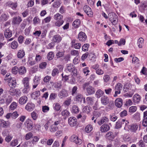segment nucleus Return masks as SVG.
I'll return each mask as SVG.
<instances>
[{
    "instance_id": "f257e3e1",
    "label": "nucleus",
    "mask_w": 147,
    "mask_h": 147,
    "mask_svg": "<svg viewBox=\"0 0 147 147\" xmlns=\"http://www.w3.org/2000/svg\"><path fill=\"white\" fill-rule=\"evenodd\" d=\"M63 16L59 13L54 15V19L57 20V21L55 23V25L58 27H60L62 25L64 22L63 20Z\"/></svg>"
},
{
    "instance_id": "f03ea898",
    "label": "nucleus",
    "mask_w": 147,
    "mask_h": 147,
    "mask_svg": "<svg viewBox=\"0 0 147 147\" xmlns=\"http://www.w3.org/2000/svg\"><path fill=\"white\" fill-rule=\"evenodd\" d=\"M67 70L70 72H71L73 75L75 76H77V69L75 68L73 64H67Z\"/></svg>"
},
{
    "instance_id": "7ed1b4c3",
    "label": "nucleus",
    "mask_w": 147,
    "mask_h": 147,
    "mask_svg": "<svg viewBox=\"0 0 147 147\" xmlns=\"http://www.w3.org/2000/svg\"><path fill=\"white\" fill-rule=\"evenodd\" d=\"M70 140L71 142H74L76 144H80L82 142V140L75 135H72L71 137Z\"/></svg>"
},
{
    "instance_id": "20e7f679",
    "label": "nucleus",
    "mask_w": 147,
    "mask_h": 147,
    "mask_svg": "<svg viewBox=\"0 0 147 147\" xmlns=\"http://www.w3.org/2000/svg\"><path fill=\"white\" fill-rule=\"evenodd\" d=\"M22 21V19L20 17L16 16L13 18L12 23L14 25H19Z\"/></svg>"
},
{
    "instance_id": "39448f33",
    "label": "nucleus",
    "mask_w": 147,
    "mask_h": 147,
    "mask_svg": "<svg viewBox=\"0 0 147 147\" xmlns=\"http://www.w3.org/2000/svg\"><path fill=\"white\" fill-rule=\"evenodd\" d=\"M75 99L77 102H81L83 100L84 103H85L86 102L85 98L83 97L82 94H77L75 96Z\"/></svg>"
},
{
    "instance_id": "423d86ee",
    "label": "nucleus",
    "mask_w": 147,
    "mask_h": 147,
    "mask_svg": "<svg viewBox=\"0 0 147 147\" xmlns=\"http://www.w3.org/2000/svg\"><path fill=\"white\" fill-rule=\"evenodd\" d=\"M9 86L12 88H15L16 86V82L15 78H11L7 81Z\"/></svg>"
},
{
    "instance_id": "0eeeda50",
    "label": "nucleus",
    "mask_w": 147,
    "mask_h": 147,
    "mask_svg": "<svg viewBox=\"0 0 147 147\" xmlns=\"http://www.w3.org/2000/svg\"><path fill=\"white\" fill-rule=\"evenodd\" d=\"M24 125L29 131L31 130L33 127L32 122L31 120H26L24 122Z\"/></svg>"
},
{
    "instance_id": "6e6552de",
    "label": "nucleus",
    "mask_w": 147,
    "mask_h": 147,
    "mask_svg": "<svg viewBox=\"0 0 147 147\" xmlns=\"http://www.w3.org/2000/svg\"><path fill=\"white\" fill-rule=\"evenodd\" d=\"M58 96L60 98H63L68 96V93L67 90L63 89L59 93Z\"/></svg>"
},
{
    "instance_id": "1a4fd4ad",
    "label": "nucleus",
    "mask_w": 147,
    "mask_h": 147,
    "mask_svg": "<svg viewBox=\"0 0 147 147\" xmlns=\"http://www.w3.org/2000/svg\"><path fill=\"white\" fill-rule=\"evenodd\" d=\"M84 10L88 16L91 17L92 16V12L91 9L89 6L87 5L84 6Z\"/></svg>"
},
{
    "instance_id": "9d476101",
    "label": "nucleus",
    "mask_w": 147,
    "mask_h": 147,
    "mask_svg": "<svg viewBox=\"0 0 147 147\" xmlns=\"http://www.w3.org/2000/svg\"><path fill=\"white\" fill-rule=\"evenodd\" d=\"M78 38L80 41L83 42L86 40L87 36L84 32H81L78 35Z\"/></svg>"
},
{
    "instance_id": "9b49d317",
    "label": "nucleus",
    "mask_w": 147,
    "mask_h": 147,
    "mask_svg": "<svg viewBox=\"0 0 147 147\" xmlns=\"http://www.w3.org/2000/svg\"><path fill=\"white\" fill-rule=\"evenodd\" d=\"M4 35L6 38H9L12 36V31L9 28L6 29L4 31Z\"/></svg>"
},
{
    "instance_id": "f8f14e48",
    "label": "nucleus",
    "mask_w": 147,
    "mask_h": 147,
    "mask_svg": "<svg viewBox=\"0 0 147 147\" xmlns=\"http://www.w3.org/2000/svg\"><path fill=\"white\" fill-rule=\"evenodd\" d=\"M110 128V127L108 124H104L100 127V130L102 132H105L109 131Z\"/></svg>"
},
{
    "instance_id": "ddd939ff",
    "label": "nucleus",
    "mask_w": 147,
    "mask_h": 147,
    "mask_svg": "<svg viewBox=\"0 0 147 147\" xmlns=\"http://www.w3.org/2000/svg\"><path fill=\"white\" fill-rule=\"evenodd\" d=\"M100 100L101 103L103 105H106L109 103V98L105 96H104L101 97Z\"/></svg>"
},
{
    "instance_id": "4468645a",
    "label": "nucleus",
    "mask_w": 147,
    "mask_h": 147,
    "mask_svg": "<svg viewBox=\"0 0 147 147\" xmlns=\"http://www.w3.org/2000/svg\"><path fill=\"white\" fill-rule=\"evenodd\" d=\"M35 105L32 102H28L25 107V109L28 111H31L34 109Z\"/></svg>"
},
{
    "instance_id": "2eb2a0df",
    "label": "nucleus",
    "mask_w": 147,
    "mask_h": 147,
    "mask_svg": "<svg viewBox=\"0 0 147 147\" xmlns=\"http://www.w3.org/2000/svg\"><path fill=\"white\" fill-rule=\"evenodd\" d=\"M115 105L116 107L120 108L123 105L122 100L121 98H117L115 101Z\"/></svg>"
},
{
    "instance_id": "dca6fc26",
    "label": "nucleus",
    "mask_w": 147,
    "mask_h": 147,
    "mask_svg": "<svg viewBox=\"0 0 147 147\" xmlns=\"http://www.w3.org/2000/svg\"><path fill=\"white\" fill-rule=\"evenodd\" d=\"M123 122V123H125V124L127 125V123L126 122H127V123H129V122L127 120H122L121 121L120 120H119L118 121H117L116 122V124L115 125V128L116 129H118L119 128H120L121 126V125L122 123V122Z\"/></svg>"
},
{
    "instance_id": "f3484780",
    "label": "nucleus",
    "mask_w": 147,
    "mask_h": 147,
    "mask_svg": "<svg viewBox=\"0 0 147 147\" xmlns=\"http://www.w3.org/2000/svg\"><path fill=\"white\" fill-rule=\"evenodd\" d=\"M10 124L9 121L4 120H0V126L1 127H5L8 126Z\"/></svg>"
},
{
    "instance_id": "a211bd4d",
    "label": "nucleus",
    "mask_w": 147,
    "mask_h": 147,
    "mask_svg": "<svg viewBox=\"0 0 147 147\" xmlns=\"http://www.w3.org/2000/svg\"><path fill=\"white\" fill-rule=\"evenodd\" d=\"M28 98L26 96H23L19 99V102L20 104L23 105L26 103L27 101Z\"/></svg>"
},
{
    "instance_id": "6ab92c4d",
    "label": "nucleus",
    "mask_w": 147,
    "mask_h": 147,
    "mask_svg": "<svg viewBox=\"0 0 147 147\" xmlns=\"http://www.w3.org/2000/svg\"><path fill=\"white\" fill-rule=\"evenodd\" d=\"M25 55V53L23 49H22L18 50L17 54V57L20 59L23 58Z\"/></svg>"
},
{
    "instance_id": "aec40b11",
    "label": "nucleus",
    "mask_w": 147,
    "mask_h": 147,
    "mask_svg": "<svg viewBox=\"0 0 147 147\" xmlns=\"http://www.w3.org/2000/svg\"><path fill=\"white\" fill-rule=\"evenodd\" d=\"M29 79L28 77H25L23 79L22 82L24 87H26V88L29 87Z\"/></svg>"
},
{
    "instance_id": "412c9836",
    "label": "nucleus",
    "mask_w": 147,
    "mask_h": 147,
    "mask_svg": "<svg viewBox=\"0 0 147 147\" xmlns=\"http://www.w3.org/2000/svg\"><path fill=\"white\" fill-rule=\"evenodd\" d=\"M140 99V96L138 94H136L134 95L133 97V100L134 102L138 103L139 102Z\"/></svg>"
},
{
    "instance_id": "4be33fe9",
    "label": "nucleus",
    "mask_w": 147,
    "mask_h": 147,
    "mask_svg": "<svg viewBox=\"0 0 147 147\" xmlns=\"http://www.w3.org/2000/svg\"><path fill=\"white\" fill-rule=\"evenodd\" d=\"M129 130L130 131L135 132L137 130L138 128V125L136 124H133L130 126Z\"/></svg>"
},
{
    "instance_id": "5701e85b",
    "label": "nucleus",
    "mask_w": 147,
    "mask_h": 147,
    "mask_svg": "<svg viewBox=\"0 0 147 147\" xmlns=\"http://www.w3.org/2000/svg\"><path fill=\"white\" fill-rule=\"evenodd\" d=\"M87 92L89 95L93 94L95 92L94 89L91 86H89L86 89Z\"/></svg>"
},
{
    "instance_id": "b1692460",
    "label": "nucleus",
    "mask_w": 147,
    "mask_h": 147,
    "mask_svg": "<svg viewBox=\"0 0 147 147\" xmlns=\"http://www.w3.org/2000/svg\"><path fill=\"white\" fill-rule=\"evenodd\" d=\"M26 71L25 67L24 66H21L18 68V73L20 75H24L25 74Z\"/></svg>"
},
{
    "instance_id": "393cba45",
    "label": "nucleus",
    "mask_w": 147,
    "mask_h": 147,
    "mask_svg": "<svg viewBox=\"0 0 147 147\" xmlns=\"http://www.w3.org/2000/svg\"><path fill=\"white\" fill-rule=\"evenodd\" d=\"M61 39V37L59 35H55L53 38V40L54 41L57 43H58L60 42Z\"/></svg>"
},
{
    "instance_id": "a878e982",
    "label": "nucleus",
    "mask_w": 147,
    "mask_h": 147,
    "mask_svg": "<svg viewBox=\"0 0 147 147\" xmlns=\"http://www.w3.org/2000/svg\"><path fill=\"white\" fill-rule=\"evenodd\" d=\"M79 111L78 106L76 105L73 106L71 108V112L73 113L77 114Z\"/></svg>"
},
{
    "instance_id": "bb28decb",
    "label": "nucleus",
    "mask_w": 147,
    "mask_h": 147,
    "mask_svg": "<svg viewBox=\"0 0 147 147\" xmlns=\"http://www.w3.org/2000/svg\"><path fill=\"white\" fill-rule=\"evenodd\" d=\"M94 97H87L86 98V100L88 103L90 105H92L94 101Z\"/></svg>"
},
{
    "instance_id": "cd10ccee",
    "label": "nucleus",
    "mask_w": 147,
    "mask_h": 147,
    "mask_svg": "<svg viewBox=\"0 0 147 147\" xmlns=\"http://www.w3.org/2000/svg\"><path fill=\"white\" fill-rule=\"evenodd\" d=\"M108 18L110 21H112L114 19L117 18V16L114 13H109L108 14Z\"/></svg>"
},
{
    "instance_id": "c85d7f7f",
    "label": "nucleus",
    "mask_w": 147,
    "mask_h": 147,
    "mask_svg": "<svg viewBox=\"0 0 147 147\" xmlns=\"http://www.w3.org/2000/svg\"><path fill=\"white\" fill-rule=\"evenodd\" d=\"M104 94V92L100 89L97 90L95 94L96 97L99 98L101 96H102Z\"/></svg>"
},
{
    "instance_id": "c756f323",
    "label": "nucleus",
    "mask_w": 147,
    "mask_h": 147,
    "mask_svg": "<svg viewBox=\"0 0 147 147\" xmlns=\"http://www.w3.org/2000/svg\"><path fill=\"white\" fill-rule=\"evenodd\" d=\"M4 98L3 99L5 101L7 104H8L12 101L13 100L12 97L9 95L6 96L5 97H4Z\"/></svg>"
},
{
    "instance_id": "7c9ffc66",
    "label": "nucleus",
    "mask_w": 147,
    "mask_h": 147,
    "mask_svg": "<svg viewBox=\"0 0 147 147\" xmlns=\"http://www.w3.org/2000/svg\"><path fill=\"white\" fill-rule=\"evenodd\" d=\"M40 95V92L39 91L33 92L31 95V97L34 99H36Z\"/></svg>"
},
{
    "instance_id": "2f4dec72",
    "label": "nucleus",
    "mask_w": 147,
    "mask_h": 147,
    "mask_svg": "<svg viewBox=\"0 0 147 147\" xmlns=\"http://www.w3.org/2000/svg\"><path fill=\"white\" fill-rule=\"evenodd\" d=\"M92 110V108L89 106L84 107L83 109V113H89Z\"/></svg>"
},
{
    "instance_id": "473e14b6",
    "label": "nucleus",
    "mask_w": 147,
    "mask_h": 147,
    "mask_svg": "<svg viewBox=\"0 0 147 147\" xmlns=\"http://www.w3.org/2000/svg\"><path fill=\"white\" fill-rule=\"evenodd\" d=\"M18 5V3L17 2L13 3L11 2H9L8 3V6L14 10L17 7Z\"/></svg>"
},
{
    "instance_id": "72a5a7b5",
    "label": "nucleus",
    "mask_w": 147,
    "mask_h": 147,
    "mask_svg": "<svg viewBox=\"0 0 147 147\" xmlns=\"http://www.w3.org/2000/svg\"><path fill=\"white\" fill-rule=\"evenodd\" d=\"M61 114L62 116L64 117V119H65L69 117L70 113L67 110H65L62 111Z\"/></svg>"
},
{
    "instance_id": "f704fd0d",
    "label": "nucleus",
    "mask_w": 147,
    "mask_h": 147,
    "mask_svg": "<svg viewBox=\"0 0 147 147\" xmlns=\"http://www.w3.org/2000/svg\"><path fill=\"white\" fill-rule=\"evenodd\" d=\"M9 18V16L6 14H2L0 17V21H5L7 20Z\"/></svg>"
},
{
    "instance_id": "c9c22d12",
    "label": "nucleus",
    "mask_w": 147,
    "mask_h": 147,
    "mask_svg": "<svg viewBox=\"0 0 147 147\" xmlns=\"http://www.w3.org/2000/svg\"><path fill=\"white\" fill-rule=\"evenodd\" d=\"M92 129V126L91 125H88L86 126L85 130L86 133H89L90 132Z\"/></svg>"
},
{
    "instance_id": "e433bc0d",
    "label": "nucleus",
    "mask_w": 147,
    "mask_h": 147,
    "mask_svg": "<svg viewBox=\"0 0 147 147\" xmlns=\"http://www.w3.org/2000/svg\"><path fill=\"white\" fill-rule=\"evenodd\" d=\"M68 123L71 127H74L78 124V122L76 120H68Z\"/></svg>"
},
{
    "instance_id": "4c0bfd02",
    "label": "nucleus",
    "mask_w": 147,
    "mask_h": 147,
    "mask_svg": "<svg viewBox=\"0 0 147 147\" xmlns=\"http://www.w3.org/2000/svg\"><path fill=\"white\" fill-rule=\"evenodd\" d=\"M34 146L33 144L30 141H28L25 142L23 145V146L24 147H27L28 146L30 147H32Z\"/></svg>"
},
{
    "instance_id": "58836bf2",
    "label": "nucleus",
    "mask_w": 147,
    "mask_h": 147,
    "mask_svg": "<svg viewBox=\"0 0 147 147\" xmlns=\"http://www.w3.org/2000/svg\"><path fill=\"white\" fill-rule=\"evenodd\" d=\"M144 41L143 39L142 38H140L138 39L137 43L139 48H142V45L144 43Z\"/></svg>"
},
{
    "instance_id": "ea45409f",
    "label": "nucleus",
    "mask_w": 147,
    "mask_h": 147,
    "mask_svg": "<svg viewBox=\"0 0 147 147\" xmlns=\"http://www.w3.org/2000/svg\"><path fill=\"white\" fill-rule=\"evenodd\" d=\"M100 116V113L97 111H94L93 113V116L92 118V119H96Z\"/></svg>"
},
{
    "instance_id": "a19ab883",
    "label": "nucleus",
    "mask_w": 147,
    "mask_h": 147,
    "mask_svg": "<svg viewBox=\"0 0 147 147\" xmlns=\"http://www.w3.org/2000/svg\"><path fill=\"white\" fill-rule=\"evenodd\" d=\"M80 23L81 21L80 20H76L73 22V25L74 27L77 28L79 26Z\"/></svg>"
},
{
    "instance_id": "79ce46f5",
    "label": "nucleus",
    "mask_w": 147,
    "mask_h": 147,
    "mask_svg": "<svg viewBox=\"0 0 147 147\" xmlns=\"http://www.w3.org/2000/svg\"><path fill=\"white\" fill-rule=\"evenodd\" d=\"M18 45L17 41H14L12 42L11 45V48L13 49H16L18 47Z\"/></svg>"
},
{
    "instance_id": "37998d69",
    "label": "nucleus",
    "mask_w": 147,
    "mask_h": 147,
    "mask_svg": "<svg viewBox=\"0 0 147 147\" xmlns=\"http://www.w3.org/2000/svg\"><path fill=\"white\" fill-rule=\"evenodd\" d=\"M53 85L56 88L61 89L62 86L61 83L60 82H55Z\"/></svg>"
},
{
    "instance_id": "c03bdc74",
    "label": "nucleus",
    "mask_w": 147,
    "mask_h": 147,
    "mask_svg": "<svg viewBox=\"0 0 147 147\" xmlns=\"http://www.w3.org/2000/svg\"><path fill=\"white\" fill-rule=\"evenodd\" d=\"M54 56V54L53 52H50L48 54L47 57L49 60H52Z\"/></svg>"
},
{
    "instance_id": "a18cd8bd",
    "label": "nucleus",
    "mask_w": 147,
    "mask_h": 147,
    "mask_svg": "<svg viewBox=\"0 0 147 147\" xmlns=\"http://www.w3.org/2000/svg\"><path fill=\"white\" fill-rule=\"evenodd\" d=\"M16 91V89L12 88H10L9 90H7L8 93L12 96H15V93Z\"/></svg>"
},
{
    "instance_id": "49530a36",
    "label": "nucleus",
    "mask_w": 147,
    "mask_h": 147,
    "mask_svg": "<svg viewBox=\"0 0 147 147\" xmlns=\"http://www.w3.org/2000/svg\"><path fill=\"white\" fill-rule=\"evenodd\" d=\"M1 73L3 75H4L6 73L7 71L6 70V66L5 65H3L0 67Z\"/></svg>"
},
{
    "instance_id": "de8ad7c7",
    "label": "nucleus",
    "mask_w": 147,
    "mask_h": 147,
    "mask_svg": "<svg viewBox=\"0 0 147 147\" xmlns=\"http://www.w3.org/2000/svg\"><path fill=\"white\" fill-rule=\"evenodd\" d=\"M57 96V94L56 93H51L49 96V100H54L56 99Z\"/></svg>"
},
{
    "instance_id": "09e8293b",
    "label": "nucleus",
    "mask_w": 147,
    "mask_h": 147,
    "mask_svg": "<svg viewBox=\"0 0 147 147\" xmlns=\"http://www.w3.org/2000/svg\"><path fill=\"white\" fill-rule=\"evenodd\" d=\"M54 109L56 111H58L60 110L61 106L59 103H56L54 104Z\"/></svg>"
},
{
    "instance_id": "8fccbe9b",
    "label": "nucleus",
    "mask_w": 147,
    "mask_h": 147,
    "mask_svg": "<svg viewBox=\"0 0 147 147\" xmlns=\"http://www.w3.org/2000/svg\"><path fill=\"white\" fill-rule=\"evenodd\" d=\"M122 87L123 85L121 84L118 83L115 86V90L121 91L122 89Z\"/></svg>"
},
{
    "instance_id": "3c124183",
    "label": "nucleus",
    "mask_w": 147,
    "mask_h": 147,
    "mask_svg": "<svg viewBox=\"0 0 147 147\" xmlns=\"http://www.w3.org/2000/svg\"><path fill=\"white\" fill-rule=\"evenodd\" d=\"M39 140V138L36 136H34L33 137L31 140V142L34 145V144L37 142Z\"/></svg>"
},
{
    "instance_id": "603ef678",
    "label": "nucleus",
    "mask_w": 147,
    "mask_h": 147,
    "mask_svg": "<svg viewBox=\"0 0 147 147\" xmlns=\"http://www.w3.org/2000/svg\"><path fill=\"white\" fill-rule=\"evenodd\" d=\"M17 106V103L14 102L10 106V109L11 110H13L15 109Z\"/></svg>"
},
{
    "instance_id": "864d4df0",
    "label": "nucleus",
    "mask_w": 147,
    "mask_h": 147,
    "mask_svg": "<svg viewBox=\"0 0 147 147\" xmlns=\"http://www.w3.org/2000/svg\"><path fill=\"white\" fill-rule=\"evenodd\" d=\"M60 5L59 0H56L54 1L53 4V6L55 7H58Z\"/></svg>"
},
{
    "instance_id": "5fc2aeb1",
    "label": "nucleus",
    "mask_w": 147,
    "mask_h": 147,
    "mask_svg": "<svg viewBox=\"0 0 147 147\" xmlns=\"http://www.w3.org/2000/svg\"><path fill=\"white\" fill-rule=\"evenodd\" d=\"M40 22V20L37 16L34 18L33 20V24L34 25L38 24Z\"/></svg>"
},
{
    "instance_id": "6e6d98bb",
    "label": "nucleus",
    "mask_w": 147,
    "mask_h": 147,
    "mask_svg": "<svg viewBox=\"0 0 147 147\" xmlns=\"http://www.w3.org/2000/svg\"><path fill=\"white\" fill-rule=\"evenodd\" d=\"M19 115L17 111H15L13 113H11V118L13 119H16Z\"/></svg>"
},
{
    "instance_id": "4d7b16f0",
    "label": "nucleus",
    "mask_w": 147,
    "mask_h": 147,
    "mask_svg": "<svg viewBox=\"0 0 147 147\" xmlns=\"http://www.w3.org/2000/svg\"><path fill=\"white\" fill-rule=\"evenodd\" d=\"M125 43V39L121 38L120 39V41L118 43V45L119 46H121L122 45H124Z\"/></svg>"
},
{
    "instance_id": "13d9d810",
    "label": "nucleus",
    "mask_w": 147,
    "mask_h": 147,
    "mask_svg": "<svg viewBox=\"0 0 147 147\" xmlns=\"http://www.w3.org/2000/svg\"><path fill=\"white\" fill-rule=\"evenodd\" d=\"M137 108L136 106H133L129 108V112L130 113L135 112L137 110Z\"/></svg>"
},
{
    "instance_id": "bf43d9fd",
    "label": "nucleus",
    "mask_w": 147,
    "mask_h": 147,
    "mask_svg": "<svg viewBox=\"0 0 147 147\" xmlns=\"http://www.w3.org/2000/svg\"><path fill=\"white\" fill-rule=\"evenodd\" d=\"M18 71V68L16 66H15L12 69V73L15 74H16Z\"/></svg>"
},
{
    "instance_id": "052dcab7",
    "label": "nucleus",
    "mask_w": 147,
    "mask_h": 147,
    "mask_svg": "<svg viewBox=\"0 0 147 147\" xmlns=\"http://www.w3.org/2000/svg\"><path fill=\"white\" fill-rule=\"evenodd\" d=\"M12 138V136L11 135H8L6 136L5 139V141L7 142H9Z\"/></svg>"
},
{
    "instance_id": "680f3d73",
    "label": "nucleus",
    "mask_w": 147,
    "mask_h": 147,
    "mask_svg": "<svg viewBox=\"0 0 147 147\" xmlns=\"http://www.w3.org/2000/svg\"><path fill=\"white\" fill-rule=\"evenodd\" d=\"M89 45L88 44H85L82 47V50L84 51H87L88 49Z\"/></svg>"
},
{
    "instance_id": "e2e57ef3",
    "label": "nucleus",
    "mask_w": 147,
    "mask_h": 147,
    "mask_svg": "<svg viewBox=\"0 0 147 147\" xmlns=\"http://www.w3.org/2000/svg\"><path fill=\"white\" fill-rule=\"evenodd\" d=\"M33 136L32 133L31 132H29L26 134L25 137V138L26 140H28L32 137Z\"/></svg>"
},
{
    "instance_id": "0e129e2a",
    "label": "nucleus",
    "mask_w": 147,
    "mask_h": 147,
    "mask_svg": "<svg viewBox=\"0 0 147 147\" xmlns=\"http://www.w3.org/2000/svg\"><path fill=\"white\" fill-rule=\"evenodd\" d=\"M59 70L57 68H55L52 71V76H54L55 75L58 74L59 73Z\"/></svg>"
},
{
    "instance_id": "69168bd1",
    "label": "nucleus",
    "mask_w": 147,
    "mask_h": 147,
    "mask_svg": "<svg viewBox=\"0 0 147 147\" xmlns=\"http://www.w3.org/2000/svg\"><path fill=\"white\" fill-rule=\"evenodd\" d=\"M103 79L105 82H107L110 80V77L109 75H105L103 77Z\"/></svg>"
},
{
    "instance_id": "338daca9",
    "label": "nucleus",
    "mask_w": 147,
    "mask_h": 147,
    "mask_svg": "<svg viewBox=\"0 0 147 147\" xmlns=\"http://www.w3.org/2000/svg\"><path fill=\"white\" fill-rule=\"evenodd\" d=\"M123 139L126 141H129L130 139L129 136L127 134H125L123 136Z\"/></svg>"
},
{
    "instance_id": "774afa93",
    "label": "nucleus",
    "mask_w": 147,
    "mask_h": 147,
    "mask_svg": "<svg viewBox=\"0 0 147 147\" xmlns=\"http://www.w3.org/2000/svg\"><path fill=\"white\" fill-rule=\"evenodd\" d=\"M58 129V127L54 125H52L51 126L50 131L52 132H54Z\"/></svg>"
}]
</instances>
